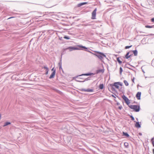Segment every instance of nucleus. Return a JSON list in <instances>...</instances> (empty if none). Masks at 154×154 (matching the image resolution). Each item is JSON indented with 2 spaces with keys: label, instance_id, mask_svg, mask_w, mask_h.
<instances>
[{
  "label": "nucleus",
  "instance_id": "f257e3e1",
  "mask_svg": "<svg viewBox=\"0 0 154 154\" xmlns=\"http://www.w3.org/2000/svg\"><path fill=\"white\" fill-rule=\"evenodd\" d=\"M97 53L94 54L98 58L102 60L104 57H106V56L103 53L99 51H95Z\"/></svg>",
  "mask_w": 154,
  "mask_h": 154
},
{
  "label": "nucleus",
  "instance_id": "f03ea898",
  "mask_svg": "<svg viewBox=\"0 0 154 154\" xmlns=\"http://www.w3.org/2000/svg\"><path fill=\"white\" fill-rule=\"evenodd\" d=\"M128 106L131 109H133L136 112H138L140 110V106L136 105H130Z\"/></svg>",
  "mask_w": 154,
  "mask_h": 154
},
{
  "label": "nucleus",
  "instance_id": "7ed1b4c3",
  "mask_svg": "<svg viewBox=\"0 0 154 154\" xmlns=\"http://www.w3.org/2000/svg\"><path fill=\"white\" fill-rule=\"evenodd\" d=\"M118 83L119 84V82H115L113 84H110V86H111L112 90V91H115L114 87L117 89L119 88V87Z\"/></svg>",
  "mask_w": 154,
  "mask_h": 154
},
{
  "label": "nucleus",
  "instance_id": "20e7f679",
  "mask_svg": "<svg viewBox=\"0 0 154 154\" xmlns=\"http://www.w3.org/2000/svg\"><path fill=\"white\" fill-rule=\"evenodd\" d=\"M79 45H78L77 47L70 46L66 49V50H69V51H71L74 50H79L81 49L80 48Z\"/></svg>",
  "mask_w": 154,
  "mask_h": 154
},
{
  "label": "nucleus",
  "instance_id": "39448f33",
  "mask_svg": "<svg viewBox=\"0 0 154 154\" xmlns=\"http://www.w3.org/2000/svg\"><path fill=\"white\" fill-rule=\"evenodd\" d=\"M122 97L125 100V101L127 104L128 106L129 105V104L130 103V102L129 101L128 99L124 95H123L122 96Z\"/></svg>",
  "mask_w": 154,
  "mask_h": 154
},
{
  "label": "nucleus",
  "instance_id": "423d86ee",
  "mask_svg": "<svg viewBox=\"0 0 154 154\" xmlns=\"http://www.w3.org/2000/svg\"><path fill=\"white\" fill-rule=\"evenodd\" d=\"M97 10V8H95L93 11L92 13V17L91 18L93 19H96V13Z\"/></svg>",
  "mask_w": 154,
  "mask_h": 154
},
{
  "label": "nucleus",
  "instance_id": "0eeeda50",
  "mask_svg": "<svg viewBox=\"0 0 154 154\" xmlns=\"http://www.w3.org/2000/svg\"><path fill=\"white\" fill-rule=\"evenodd\" d=\"M81 91H85V92H93V91L94 90L93 89H82L81 90Z\"/></svg>",
  "mask_w": 154,
  "mask_h": 154
},
{
  "label": "nucleus",
  "instance_id": "6e6552de",
  "mask_svg": "<svg viewBox=\"0 0 154 154\" xmlns=\"http://www.w3.org/2000/svg\"><path fill=\"white\" fill-rule=\"evenodd\" d=\"M56 73V69H55L54 71L51 73V75L49 77V78L50 79H51L52 78H54V76L55 75Z\"/></svg>",
  "mask_w": 154,
  "mask_h": 154
},
{
  "label": "nucleus",
  "instance_id": "1a4fd4ad",
  "mask_svg": "<svg viewBox=\"0 0 154 154\" xmlns=\"http://www.w3.org/2000/svg\"><path fill=\"white\" fill-rule=\"evenodd\" d=\"M79 47H80V48H83L85 49V51H86L90 52L91 53L93 54L89 50V49H88L87 48H86L85 46H84L81 45H79Z\"/></svg>",
  "mask_w": 154,
  "mask_h": 154
},
{
  "label": "nucleus",
  "instance_id": "9d476101",
  "mask_svg": "<svg viewBox=\"0 0 154 154\" xmlns=\"http://www.w3.org/2000/svg\"><path fill=\"white\" fill-rule=\"evenodd\" d=\"M141 94V92H138L136 95V97L137 99L140 100V96Z\"/></svg>",
  "mask_w": 154,
  "mask_h": 154
},
{
  "label": "nucleus",
  "instance_id": "9b49d317",
  "mask_svg": "<svg viewBox=\"0 0 154 154\" xmlns=\"http://www.w3.org/2000/svg\"><path fill=\"white\" fill-rule=\"evenodd\" d=\"M130 53H131L130 51L129 52H128L126 54V55H125V58L126 59H128L131 56V54L130 55H129V54H130Z\"/></svg>",
  "mask_w": 154,
  "mask_h": 154
},
{
  "label": "nucleus",
  "instance_id": "f8f14e48",
  "mask_svg": "<svg viewBox=\"0 0 154 154\" xmlns=\"http://www.w3.org/2000/svg\"><path fill=\"white\" fill-rule=\"evenodd\" d=\"M94 74L93 73H89L82 74L79 75V76H82V75L89 76V75H94Z\"/></svg>",
  "mask_w": 154,
  "mask_h": 154
},
{
  "label": "nucleus",
  "instance_id": "ddd939ff",
  "mask_svg": "<svg viewBox=\"0 0 154 154\" xmlns=\"http://www.w3.org/2000/svg\"><path fill=\"white\" fill-rule=\"evenodd\" d=\"M131 51V52H133V53L134 54V56H136L137 55L138 52H137V51L136 50H134V51Z\"/></svg>",
  "mask_w": 154,
  "mask_h": 154
},
{
  "label": "nucleus",
  "instance_id": "4468645a",
  "mask_svg": "<svg viewBox=\"0 0 154 154\" xmlns=\"http://www.w3.org/2000/svg\"><path fill=\"white\" fill-rule=\"evenodd\" d=\"M86 4H87L86 2H82V3H80L77 5V6L78 7H81V6H82L83 5H85Z\"/></svg>",
  "mask_w": 154,
  "mask_h": 154
},
{
  "label": "nucleus",
  "instance_id": "2eb2a0df",
  "mask_svg": "<svg viewBox=\"0 0 154 154\" xmlns=\"http://www.w3.org/2000/svg\"><path fill=\"white\" fill-rule=\"evenodd\" d=\"M123 134L124 136H125L127 137H129V134L127 132H123Z\"/></svg>",
  "mask_w": 154,
  "mask_h": 154
},
{
  "label": "nucleus",
  "instance_id": "dca6fc26",
  "mask_svg": "<svg viewBox=\"0 0 154 154\" xmlns=\"http://www.w3.org/2000/svg\"><path fill=\"white\" fill-rule=\"evenodd\" d=\"M104 72V70L101 69H99L97 71V73H100V72H102L103 73Z\"/></svg>",
  "mask_w": 154,
  "mask_h": 154
},
{
  "label": "nucleus",
  "instance_id": "f3484780",
  "mask_svg": "<svg viewBox=\"0 0 154 154\" xmlns=\"http://www.w3.org/2000/svg\"><path fill=\"white\" fill-rule=\"evenodd\" d=\"M135 126L136 127L140 128L141 127L140 125L139 124V122H137L135 124Z\"/></svg>",
  "mask_w": 154,
  "mask_h": 154
},
{
  "label": "nucleus",
  "instance_id": "a211bd4d",
  "mask_svg": "<svg viewBox=\"0 0 154 154\" xmlns=\"http://www.w3.org/2000/svg\"><path fill=\"white\" fill-rule=\"evenodd\" d=\"M11 124V123L9 122H7L5 123L4 125H3V127H5L7 125H10Z\"/></svg>",
  "mask_w": 154,
  "mask_h": 154
},
{
  "label": "nucleus",
  "instance_id": "6ab92c4d",
  "mask_svg": "<svg viewBox=\"0 0 154 154\" xmlns=\"http://www.w3.org/2000/svg\"><path fill=\"white\" fill-rule=\"evenodd\" d=\"M99 88L100 89H103L104 88V85L103 84H100L99 85Z\"/></svg>",
  "mask_w": 154,
  "mask_h": 154
},
{
  "label": "nucleus",
  "instance_id": "aec40b11",
  "mask_svg": "<svg viewBox=\"0 0 154 154\" xmlns=\"http://www.w3.org/2000/svg\"><path fill=\"white\" fill-rule=\"evenodd\" d=\"M124 145L125 147L127 148L128 146V144L127 142H125L124 143Z\"/></svg>",
  "mask_w": 154,
  "mask_h": 154
},
{
  "label": "nucleus",
  "instance_id": "412c9836",
  "mask_svg": "<svg viewBox=\"0 0 154 154\" xmlns=\"http://www.w3.org/2000/svg\"><path fill=\"white\" fill-rule=\"evenodd\" d=\"M124 82L126 86H127L128 85V83L127 81L125 80H124Z\"/></svg>",
  "mask_w": 154,
  "mask_h": 154
},
{
  "label": "nucleus",
  "instance_id": "4be33fe9",
  "mask_svg": "<svg viewBox=\"0 0 154 154\" xmlns=\"http://www.w3.org/2000/svg\"><path fill=\"white\" fill-rule=\"evenodd\" d=\"M117 60L118 62L120 64H121L122 63V62L120 60L119 57L117 58Z\"/></svg>",
  "mask_w": 154,
  "mask_h": 154
},
{
  "label": "nucleus",
  "instance_id": "5701e85b",
  "mask_svg": "<svg viewBox=\"0 0 154 154\" xmlns=\"http://www.w3.org/2000/svg\"><path fill=\"white\" fill-rule=\"evenodd\" d=\"M151 141L152 143V144L153 145V146L154 147V138H152L151 140Z\"/></svg>",
  "mask_w": 154,
  "mask_h": 154
},
{
  "label": "nucleus",
  "instance_id": "b1692460",
  "mask_svg": "<svg viewBox=\"0 0 154 154\" xmlns=\"http://www.w3.org/2000/svg\"><path fill=\"white\" fill-rule=\"evenodd\" d=\"M145 27L147 28H152L153 27V26H150L149 25H146L145 26Z\"/></svg>",
  "mask_w": 154,
  "mask_h": 154
},
{
  "label": "nucleus",
  "instance_id": "393cba45",
  "mask_svg": "<svg viewBox=\"0 0 154 154\" xmlns=\"http://www.w3.org/2000/svg\"><path fill=\"white\" fill-rule=\"evenodd\" d=\"M92 24L91 23H86L85 24V26H91L92 25Z\"/></svg>",
  "mask_w": 154,
  "mask_h": 154
},
{
  "label": "nucleus",
  "instance_id": "a878e982",
  "mask_svg": "<svg viewBox=\"0 0 154 154\" xmlns=\"http://www.w3.org/2000/svg\"><path fill=\"white\" fill-rule=\"evenodd\" d=\"M63 38L65 39H70V38L67 36H65L63 37Z\"/></svg>",
  "mask_w": 154,
  "mask_h": 154
},
{
  "label": "nucleus",
  "instance_id": "bb28decb",
  "mask_svg": "<svg viewBox=\"0 0 154 154\" xmlns=\"http://www.w3.org/2000/svg\"><path fill=\"white\" fill-rule=\"evenodd\" d=\"M123 71V69L121 67H120V74H121L122 72Z\"/></svg>",
  "mask_w": 154,
  "mask_h": 154
},
{
  "label": "nucleus",
  "instance_id": "cd10ccee",
  "mask_svg": "<svg viewBox=\"0 0 154 154\" xmlns=\"http://www.w3.org/2000/svg\"><path fill=\"white\" fill-rule=\"evenodd\" d=\"M58 65L59 66H62L61 59L60 62L58 63Z\"/></svg>",
  "mask_w": 154,
  "mask_h": 154
},
{
  "label": "nucleus",
  "instance_id": "c85d7f7f",
  "mask_svg": "<svg viewBox=\"0 0 154 154\" xmlns=\"http://www.w3.org/2000/svg\"><path fill=\"white\" fill-rule=\"evenodd\" d=\"M132 45L126 46L125 47V49H127L129 48H130L131 47H132Z\"/></svg>",
  "mask_w": 154,
  "mask_h": 154
},
{
  "label": "nucleus",
  "instance_id": "c756f323",
  "mask_svg": "<svg viewBox=\"0 0 154 154\" xmlns=\"http://www.w3.org/2000/svg\"><path fill=\"white\" fill-rule=\"evenodd\" d=\"M130 117L131 118L132 120L133 121H134V117L133 116H130Z\"/></svg>",
  "mask_w": 154,
  "mask_h": 154
},
{
  "label": "nucleus",
  "instance_id": "7c9ffc66",
  "mask_svg": "<svg viewBox=\"0 0 154 154\" xmlns=\"http://www.w3.org/2000/svg\"><path fill=\"white\" fill-rule=\"evenodd\" d=\"M125 67H126L129 69H132L130 67H129L128 66H127V65L126 64L125 65Z\"/></svg>",
  "mask_w": 154,
  "mask_h": 154
},
{
  "label": "nucleus",
  "instance_id": "2f4dec72",
  "mask_svg": "<svg viewBox=\"0 0 154 154\" xmlns=\"http://www.w3.org/2000/svg\"><path fill=\"white\" fill-rule=\"evenodd\" d=\"M119 109L121 110L122 109V107L121 105H120L118 107Z\"/></svg>",
  "mask_w": 154,
  "mask_h": 154
},
{
  "label": "nucleus",
  "instance_id": "473e14b6",
  "mask_svg": "<svg viewBox=\"0 0 154 154\" xmlns=\"http://www.w3.org/2000/svg\"><path fill=\"white\" fill-rule=\"evenodd\" d=\"M43 68L45 69L46 70L47 69H48V67L46 66H45L43 67Z\"/></svg>",
  "mask_w": 154,
  "mask_h": 154
},
{
  "label": "nucleus",
  "instance_id": "72a5a7b5",
  "mask_svg": "<svg viewBox=\"0 0 154 154\" xmlns=\"http://www.w3.org/2000/svg\"><path fill=\"white\" fill-rule=\"evenodd\" d=\"M46 72H45V74L46 75H47L48 74L49 69H47V70H46Z\"/></svg>",
  "mask_w": 154,
  "mask_h": 154
},
{
  "label": "nucleus",
  "instance_id": "f704fd0d",
  "mask_svg": "<svg viewBox=\"0 0 154 154\" xmlns=\"http://www.w3.org/2000/svg\"><path fill=\"white\" fill-rule=\"evenodd\" d=\"M59 67H59V70H63V69L62 68V66H60Z\"/></svg>",
  "mask_w": 154,
  "mask_h": 154
},
{
  "label": "nucleus",
  "instance_id": "c9c22d12",
  "mask_svg": "<svg viewBox=\"0 0 154 154\" xmlns=\"http://www.w3.org/2000/svg\"><path fill=\"white\" fill-rule=\"evenodd\" d=\"M77 82H85V80H84V81H81L80 80H77Z\"/></svg>",
  "mask_w": 154,
  "mask_h": 154
},
{
  "label": "nucleus",
  "instance_id": "e433bc0d",
  "mask_svg": "<svg viewBox=\"0 0 154 154\" xmlns=\"http://www.w3.org/2000/svg\"><path fill=\"white\" fill-rule=\"evenodd\" d=\"M77 82H85V80H84V81H81L80 80H77Z\"/></svg>",
  "mask_w": 154,
  "mask_h": 154
},
{
  "label": "nucleus",
  "instance_id": "4c0bfd02",
  "mask_svg": "<svg viewBox=\"0 0 154 154\" xmlns=\"http://www.w3.org/2000/svg\"><path fill=\"white\" fill-rule=\"evenodd\" d=\"M151 21L152 22H154V18H152L151 19Z\"/></svg>",
  "mask_w": 154,
  "mask_h": 154
},
{
  "label": "nucleus",
  "instance_id": "58836bf2",
  "mask_svg": "<svg viewBox=\"0 0 154 154\" xmlns=\"http://www.w3.org/2000/svg\"><path fill=\"white\" fill-rule=\"evenodd\" d=\"M90 77H88L86 79H85V80H90Z\"/></svg>",
  "mask_w": 154,
  "mask_h": 154
},
{
  "label": "nucleus",
  "instance_id": "ea45409f",
  "mask_svg": "<svg viewBox=\"0 0 154 154\" xmlns=\"http://www.w3.org/2000/svg\"><path fill=\"white\" fill-rule=\"evenodd\" d=\"M118 84L119 85H120V86H122V83H121L120 82H119V83H118Z\"/></svg>",
  "mask_w": 154,
  "mask_h": 154
},
{
  "label": "nucleus",
  "instance_id": "a19ab883",
  "mask_svg": "<svg viewBox=\"0 0 154 154\" xmlns=\"http://www.w3.org/2000/svg\"><path fill=\"white\" fill-rule=\"evenodd\" d=\"M117 105H118V106H119V105H120V103H119V102H117Z\"/></svg>",
  "mask_w": 154,
  "mask_h": 154
},
{
  "label": "nucleus",
  "instance_id": "79ce46f5",
  "mask_svg": "<svg viewBox=\"0 0 154 154\" xmlns=\"http://www.w3.org/2000/svg\"><path fill=\"white\" fill-rule=\"evenodd\" d=\"M54 67L52 69H51V71H53V72L54 71Z\"/></svg>",
  "mask_w": 154,
  "mask_h": 154
},
{
  "label": "nucleus",
  "instance_id": "37998d69",
  "mask_svg": "<svg viewBox=\"0 0 154 154\" xmlns=\"http://www.w3.org/2000/svg\"><path fill=\"white\" fill-rule=\"evenodd\" d=\"M141 69H142V70L143 72L144 73V72H144V70L142 69V67H141Z\"/></svg>",
  "mask_w": 154,
  "mask_h": 154
},
{
  "label": "nucleus",
  "instance_id": "c03bdc74",
  "mask_svg": "<svg viewBox=\"0 0 154 154\" xmlns=\"http://www.w3.org/2000/svg\"><path fill=\"white\" fill-rule=\"evenodd\" d=\"M139 134L140 135H142V134L141 133H139Z\"/></svg>",
  "mask_w": 154,
  "mask_h": 154
},
{
  "label": "nucleus",
  "instance_id": "a18cd8bd",
  "mask_svg": "<svg viewBox=\"0 0 154 154\" xmlns=\"http://www.w3.org/2000/svg\"><path fill=\"white\" fill-rule=\"evenodd\" d=\"M62 37H60V38H59L60 39V40H62Z\"/></svg>",
  "mask_w": 154,
  "mask_h": 154
},
{
  "label": "nucleus",
  "instance_id": "49530a36",
  "mask_svg": "<svg viewBox=\"0 0 154 154\" xmlns=\"http://www.w3.org/2000/svg\"><path fill=\"white\" fill-rule=\"evenodd\" d=\"M134 79L133 78V79H132V81L133 82H134Z\"/></svg>",
  "mask_w": 154,
  "mask_h": 154
},
{
  "label": "nucleus",
  "instance_id": "de8ad7c7",
  "mask_svg": "<svg viewBox=\"0 0 154 154\" xmlns=\"http://www.w3.org/2000/svg\"><path fill=\"white\" fill-rule=\"evenodd\" d=\"M153 153L154 154V149H153Z\"/></svg>",
  "mask_w": 154,
  "mask_h": 154
},
{
  "label": "nucleus",
  "instance_id": "09e8293b",
  "mask_svg": "<svg viewBox=\"0 0 154 154\" xmlns=\"http://www.w3.org/2000/svg\"><path fill=\"white\" fill-rule=\"evenodd\" d=\"M128 65H129V66H132V67H134V66H132L131 65H130L129 64H128Z\"/></svg>",
  "mask_w": 154,
  "mask_h": 154
},
{
  "label": "nucleus",
  "instance_id": "8fccbe9b",
  "mask_svg": "<svg viewBox=\"0 0 154 154\" xmlns=\"http://www.w3.org/2000/svg\"><path fill=\"white\" fill-rule=\"evenodd\" d=\"M112 96L113 97H115L114 96V95H112Z\"/></svg>",
  "mask_w": 154,
  "mask_h": 154
},
{
  "label": "nucleus",
  "instance_id": "3c124183",
  "mask_svg": "<svg viewBox=\"0 0 154 154\" xmlns=\"http://www.w3.org/2000/svg\"><path fill=\"white\" fill-rule=\"evenodd\" d=\"M12 17H10L9 18H8V19L11 18H12Z\"/></svg>",
  "mask_w": 154,
  "mask_h": 154
},
{
  "label": "nucleus",
  "instance_id": "603ef678",
  "mask_svg": "<svg viewBox=\"0 0 154 154\" xmlns=\"http://www.w3.org/2000/svg\"><path fill=\"white\" fill-rule=\"evenodd\" d=\"M81 48H80V49H80V50H81V49H82V50H83V49H81Z\"/></svg>",
  "mask_w": 154,
  "mask_h": 154
}]
</instances>
